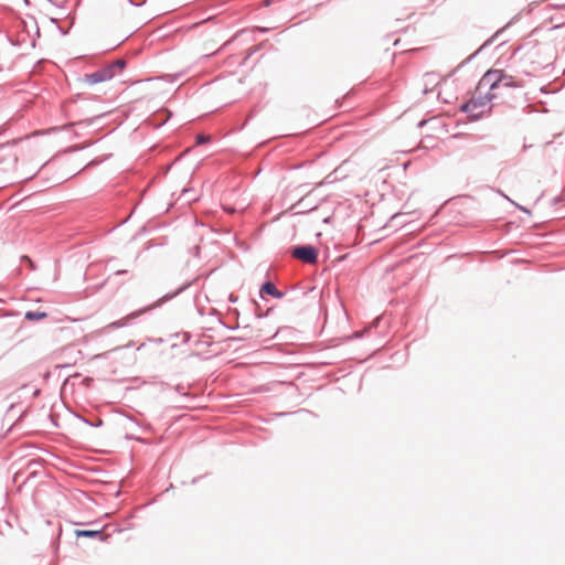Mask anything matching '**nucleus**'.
Listing matches in <instances>:
<instances>
[{
	"instance_id": "f257e3e1",
	"label": "nucleus",
	"mask_w": 565,
	"mask_h": 565,
	"mask_svg": "<svg viewBox=\"0 0 565 565\" xmlns=\"http://www.w3.org/2000/svg\"><path fill=\"white\" fill-rule=\"evenodd\" d=\"M524 85L521 78L507 74L503 70H489L480 78V90L490 93V97L500 98L510 89Z\"/></svg>"
},
{
	"instance_id": "f03ea898",
	"label": "nucleus",
	"mask_w": 565,
	"mask_h": 565,
	"mask_svg": "<svg viewBox=\"0 0 565 565\" xmlns=\"http://www.w3.org/2000/svg\"><path fill=\"white\" fill-rule=\"evenodd\" d=\"M495 99L490 97V93L480 90V82L478 83L471 98L462 105V110L468 113L471 117L478 118L487 109H489V103Z\"/></svg>"
},
{
	"instance_id": "7ed1b4c3",
	"label": "nucleus",
	"mask_w": 565,
	"mask_h": 565,
	"mask_svg": "<svg viewBox=\"0 0 565 565\" xmlns=\"http://www.w3.org/2000/svg\"><path fill=\"white\" fill-rule=\"evenodd\" d=\"M292 256L305 263L315 264L318 258V253L312 246H299L292 250Z\"/></svg>"
},
{
	"instance_id": "20e7f679",
	"label": "nucleus",
	"mask_w": 565,
	"mask_h": 565,
	"mask_svg": "<svg viewBox=\"0 0 565 565\" xmlns=\"http://www.w3.org/2000/svg\"><path fill=\"white\" fill-rule=\"evenodd\" d=\"M114 76H113V73L110 72V68H108V66H105L92 74H88V75H85L84 77V82L89 84V85H94V84H97V83H102V82H105V81H109Z\"/></svg>"
},
{
	"instance_id": "39448f33",
	"label": "nucleus",
	"mask_w": 565,
	"mask_h": 565,
	"mask_svg": "<svg viewBox=\"0 0 565 565\" xmlns=\"http://www.w3.org/2000/svg\"><path fill=\"white\" fill-rule=\"evenodd\" d=\"M262 292L270 295V296H274V297H277V298L281 297V294L277 290L275 285L271 284V282L264 284L263 287H262Z\"/></svg>"
},
{
	"instance_id": "423d86ee",
	"label": "nucleus",
	"mask_w": 565,
	"mask_h": 565,
	"mask_svg": "<svg viewBox=\"0 0 565 565\" xmlns=\"http://www.w3.org/2000/svg\"><path fill=\"white\" fill-rule=\"evenodd\" d=\"M125 65H126V62L124 60H117L107 66H108V68H110L113 76H115L118 72L122 71Z\"/></svg>"
},
{
	"instance_id": "0eeeda50",
	"label": "nucleus",
	"mask_w": 565,
	"mask_h": 565,
	"mask_svg": "<svg viewBox=\"0 0 565 565\" xmlns=\"http://www.w3.org/2000/svg\"><path fill=\"white\" fill-rule=\"evenodd\" d=\"M100 533L102 532L99 530H93V531L77 530L76 531L77 536H85V537H95V536H98Z\"/></svg>"
},
{
	"instance_id": "6e6552de",
	"label": "nucleus",
	"mask_w": 565,
	"mask_h": 565,
	"mask_svg": "<svg viewBox=\"0 0 565 565\" xmlns=\"http://www.w3.org/2000/svg\"><path fill=\"white\" fill-rule=\"evenodd\" d=\"M46 317V313L45 312H33V311H28L25 313V318L28 320H31V321H34V320H41L43 318Z\"/></svg>"
},
{
	"instance_id": "1a4fd4ad",
	"label": "nucleus",
	"mask_w": 565,
	"mask_h": 565,
	"mask_svg": "<svg viewBox=\"0 0 565 565\" xmlns=\"http://www.w3.org/2000/svg\"><path fill=\"white\" fill-rule=\"evenodd\" d=\"M140 315V312H135V313H131L129 316H127L126 318H124L122 320H119L117 322H114L111 323V326H116V327H122L125 324V322L131 318H136Z\"/></svg>"
},
{
	"instance_id": "9d476101",
	"label": "nucleus",
	"mask_w": 565,
	"mask_h": 565,
	"mask_svg": "<svg viewBox=\"0 0 565 565\" xmlns=\"http://www.w3.org/2000/svg\"><path fill=\"white\" fill-rule=\"evenodd\" d=\"M210 139L209 136H204V135H198L196 136V142L200 145V143H204L206 142L207 140Z\"/></svg>"
},
{
	"instance_id": "9b49d317",
	"label": "nucleus",
	"mask_w": 565,
	"mask_h": 565,
	"mask_svg": "<svg viewBox=\"0 0 565 565\" xmlns=\"http://www.w3.org/2000/svg\"><path fill=\"white\" fill-rule=\"evenodd\" d=\"M225 210H226L228 213H234V211H235L234 209H227V207H225Z\"/></svg>"
}]
</instances>
